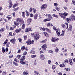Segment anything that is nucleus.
<instances>
[{"instance_id": "7ed1b4c3", "label": "nucleus", "mask_w": 75, "mask_h": 75, "mask_svg": "<svg viewBox=\"0 0 75 75\" xmlns=\"http://www.w3.org/2000/svg\"><path fill=\"white\" fill-rule=\"evenodd\" d=\"M47 44H45L42 46V48L43 51H45L46 50V48L47 47Z\"/></svg>"}, {"instance_id": "f8f14e48", "label": "nucleus", "mask_w": 75, "mask_h": 75, "mask_svg": "<svg viewBox=\"0 0 75 75\" xmlns=\"http://www.w3.org/2000/svg\"><path fill=\"white\" fill-rule=\"evenodd\" d=\"M32 19L31 18H29L27 20V23H28L27 24L29 25L30 23L31 22Z\"/></svg>"}, {"instance_id": "052dcab7", "label": "nucleus", "mask_w": 75, "mask_h": 75, "mask_svg": "<svg viewBox=\"0 0 75 75\" xmlns=\"http://www.w3.org/2000/svg\"><path fill=\"white\" fill-rule=\"evenodd\" d=\"M58 4H57V3H54V6H56V7H57V6H58Z\"/></svg>"}, {"instance_id": "bf43d9fd", "label": "nucleus", "mask_w": 75, "mask_h": 75, "mask_svg": "<svg viewBox=\"0 0 75 75\" xmlns=\"http://www.w3.org/2000/svg\"><path fill=\"white\" fill-rule=\"evenodd\" d=\"M14 61L16 62H18V60L16 59H14Z\"/></svg>"}, {"instance_id": "c85d7f7f", "label": "nucleus", "mask_w": 75, "mask_h": 75, "mask_svg": "<svg viewBox=\"0 0 75 75\" xmlns=\"http://www.w3.org/2000/svg\"><path fill=\"white\" fill-rule=\"evenodd\" d=\"M51 20V19H50L49 20L48 19H44L43 20V21L44 22H46V21H50Z\"/></svg>"}, {"instance_id": "72a5a7b5", "label": "nucleus", "mask_w": 75, "mask_h": 75, "mask_svg": "<svg viewBox=\"0 0 75 75\" xmlns=\"http://www.w3.org/2000/svg\"><path fill=\"white\" fill-rule=\"evenodd\" d=\"M48 17L49 18H51V19H52V16H51V15L50 14H48Z\"/></svg>"}, {"instance_id": "c9c22d12", "label": "nucleus", "mask_w": 75, "mask_h": 75, "mask_svg": "<svg viewBox=\"0 0 75 75\" xmlns=\"http://www.w3.org/2000/svg\"><path fill=\"white\" fill-rule=\"evenodd\" d=\"M7 74V72H6L5 71H4L2 73V75H6Z\"/></svg>"}, {"instance_id": "de8ad7c7", "label": "nucleus", "mask_w": 75, "mask_h": 75, "mask_svg": "<svg viewBox=\"0 0 75 75\" xmlns=\"http://www.w3.org/2000/svg\"><path fill=\"white\" fill-rule=\"evenodd\" d=\"M34 44V40H32V41H30V44Z\"/></svg>"}, {"instance_id": "864d4df0", "label": "nucleus", "mask_w": 75, "mask_h": 75, "mask_svg": "<svg viewBox=\"0 0 75 75\" xmlns=\"http://www.w3.org/2000/svg\"><path fill=\"white\" fill-rule=\"evenodd\" d=\"M4 31V28H1L0 30L1 31Z\"/></svg>"}, {"instance_id": "6ab92c4d", "label": "nucleus", "mask_w": 75, "mask_h": 75, "mask_svg": "<svg viewBox=\"0 0 75 75\" xmlns=\"http://www.w3.org/2000/svg\"><path fill=\"white\" fill-rule=\"evenodd\" d=\"M47 41V39H45V40H44L41 41L40 42L41 43H42V44H44V43H45Z\"/></svg>"}, {"instance_id": "680f3d73", "label": "nucleus", "mask_w": 75, "mask_h": 75, "mask_svg": "<svg viewBox=\"0 0 75 75\" xmlns=\"http://www.w3.org/2000/svg\"><path fill=\"white\" fill-rule=\"evenodd\" d=\"M55 51L56 52H58V48L56 47L55 50Z\"/></svg>"}, {"instance_id": "e2e57ef3", "label": "nucleus", "mask_w": 75, "mask_h": 75, "mask_svg": "<svg viewBox=\"0 0 75 75\" xmlns=\"http://www.w3.org/2000/svg\"><path fill=\"white\" fill-rule=\"evenodd\" d=\"M9 3L10 4H12V3H11V0H9Z\"/></svg>"}, {"instance_id": "58836bf2", "label": "nucleus", "mask_w": 75, "mask_h": 75, "mask_svg": "<svg viewBox=\"0 0 75 75\" xmlns=\"http://www.w3.org/2000/svg\"><path fill=\"white\" fill-rule=\"evenodd\" d=\"M27 35L24 36L23 38H24V40H27Z\"/></svg>"}, {"instance_id": "b1692460", "label": "nucleus", "mask_w": 75, "mask_h": 75, "mask_svg": "<svg viewBox=\"0 0 75 75\" xmlns=\"http://www.w3.org/2000/svg\"><path fill=\"white\" fill-rule=\"evenodd\" d=\"M55 8H56V10L59 11V10H60V8L59 7H58L57 6H56L55 7Z\"/></svg>"}, {"instance_id": "c756f323", "label": "nucleus", "mask_w": 75, "mask_h": 75, "mask_svg": "<svg viewBox=\"0 0 75 75\" xmlns=\"http://www.w3.org/2000/svg\"><path fill=\"white\" fill-rule=\"evenodd\" d=\"M40 30H42V31H45V28H42L41 27H40Z\"/></svg>"}, {"instance_id": "aec40b11", "label": "nucleus", "mask_w": 75, "mask_h": 75, "mask_svg": "<svg viewBox=\"0 0 75 75\" xmlns=\"http://www.w3.org/2000/svg\"><path fill=\"white\" fill-rule=\"evenodd\" d=\"M59 66H60L61 68H62L63 67H64L65 66V65L64 64H61L59 65Z\"/></svg>"}, {"instance_id": "c03bdc74", "label": "nucleus", "mask_w": 75, "mask_h": 75, "mask_svg": "<svg viewBox=\"0 0 75 75\" xmlns=\"http://www.w3.org/2000/svg\"><path fill=\"white\" fill-rule=\"evenodd\" d=\"M33 13H35L37 12V10H36L35 9L33 8Z\"/></svg>"}, {"instance_id": "2f4dec72", "label": "nucleus", "mask_w": 75, "mask_h": 75, "mask_svg": "<svg viewBox=\"0 0 75 75\" xmlns=\"http://www.w3.org/2000/svg\"><path fill=\"white\" fill-rule=\"evenodd\" d=\"M53 30H54V31H58V30L57 29V28H56L55 26H53Z\"/></svg>"}, {"instance_id": "20e7f679", "label": "nucleus", "mask_w": 75, "mask_h": 75, "mask_svg": "<svg viewBox=\"0 0 75 75\" xmlns=\"http://www.w3.org/2000/svg\"><path fill=\"white\" fill-rule=\"evenodd\" d=\"M16 20L17 21H19L21 23V24H23L24 23V21L23 20L21 19L20 18H17L16 19Z\"/></svg>"}, {"instance_id": "473e14b6", "label": "nucleus", "mask_w": 75, "mask_h": 75, "mask_svg": "<svg viewBox=\"0 0 75 75\" xmlns=\"http://www.w3.org/2000/svg\"><path fill=\"white\" fill-rule=\"evenodd\" d=\"M2 50L3 53H4V52H5V50H4V47L2 48Z\"/></svg>"}, {"instance_id": "a878e982", "label": "nucleus", "mask_w": 75, "mask_h": 75, "mask_svg": "<svg viewBox=\"0 0 75 75\" xmlns=\"http://www.w3.org/2000/svg\"><path fill=\"white\" fill-rule=\"evenodd\" d=\"M52 16L53 17H55L56 18H58V16L55 14H53Z\"/></svg>"}, {"instance_id": "13d9d810", "label": "nucleus", "mask_w": 75, "mask_h": 75, "mask_svg": "<svg viewBox=\"0 0 75 75\" xmlns=\"http://www.w3.org/2000/svg\"><path fill=\"white\" fill-rule=\"evenodd\" d=\"M52 68L53 69H55V66L54 65L52 66Z\"/></svg>"}, {"instance_id": "f3484780", "label": "nucleus", "mask_w": 75, "mask_h": 75, "mask_svg": "<svg viewBox=\"0 0 75 75\" xmlns=\"http://www.w3.org/2000/svg\"><path fill=\"white\" fill-rule=\"evenodd\" d=\"M56 33H57V34L58 37H60L61 35V34H60V32H59V30H58V31H57L56 32Z\"/></svg>"}, {"instance_id": "8fccbe9b", "label": "nucleus", "mask_w": 75, "mask_h": 75, "mask_svg": "<svg viewBox=\"0 0 75 75\" xmlns=\"http://www.w3.org/2000/svg\"><path fill=\"white\" fill-rule=\"evenodd\" d=\"M66 20H67V21H71V19L69 18H67Z\"/></svg>"}, {"instance_id": "a19ab883", "label": "nucleus", "mask_w": 75, "mask_h": 75, "mask_svg": "<svg viewBox=\"0 0 75 75\" xmlns=\"http://www.w3.org/2000/svg\"><path fill=\"white\" fill-rule=\"evenodd\" d=\"M17 4H16L13 5V8L16 7H17Z\"/></svg>"}, {"instance_id": "9b49d317", "label": "nucleus", "mask_w": 75, "mask_h": 75, "mask_svg": "<svg viewBox=\"0 0 75 75\" xmlns=\"http://www.w3.org/2000/svg\"><path fill=\"white\" fill-rule=\"evenodd\" d=\"M15 31L16 33H20L21 32V28L17 29L15 30Z\"/></svg>"}, {"instance_id": "423d86ee", "label": "nucleus", "mask_w": 75, "mask_h": 75, "mask_svg": "<svg viewBox=\"0 0 75 75\" xmlns=\"http://www.w3.org/2000/svg\"><path fill=\"white\" fill-rule=\"evenodd\" d=\"M59 40V39L58 38H56L55 37H53L52 38V42H55Z\"/></svg>"}, {"instance_id": "4468645a", "label": "nucleus", "mask_w": 75, "mask_h": 75, "mask_svg": "<svg viewBox=\"0 0 75 75\" xmlns=\"http://www.w3.org/2000/svg\"><path fill=\"white\" fill-rule=\"evenodd\" d=\"M26 43L27 45H30L31 44V40L30 39H29L26 41Z\"/></svg>"}, {"instance_id": "4d7b16f0", "label": "nucleus", "mask_w": 75, "mask_h": 75, "mask_svg": "<svg viewBox=\"0 0 75 75\" xmlns=\"http://www.w3.org/2000/svg\"><path fill=\"white\" fill-rule=\"evenodd\" d=\"M49 53H50L51 54H52V52H53V51L52 50H50L49 51Z\"/></svg>"}, {"instance_id": "338daca9", "label": "nucleus", "mask_w": 75, "mask_h": 75, "mask_svg": "<svg viewBox=\"0 0 75 75\" xmlns=\"http://www.w3.org/2000/svg\"><path fill=\"white\" fill-rule=\"evenodd\" d=\"M64 8L66 10H68V9L67 8V7L66 6H64Z\"/></svg>"}, {"instance_id": "7c9ffc66", "label": "nucleus", "mask_w": 75, "mask_h": 75, "mask_svg": "<svg viewBox=\"0 0 75 75\" xmlns=\"http://www.w3.org/2000/svg\"><path fill=\"white\" fill-rule=\"evenodd\" d=\"M13 65H14L15 66H18V64L17 63H16L14 62H13Z\"/></svg>"}, {"instance_id": "69168bd1", "label": "nucleus", "mask_w": 75, "mask_h": 75, "mask_svg": "<svg viewBox=\"0 0 75 75\" xmlns=\"http://www.w3.org/2000/svg\"><path fill=\"white\" fill-rule=\"evenodd\" d=\"M30 17H33L34 16V15H33V14L32 13H31L30 14Z\"/></svg>"}, {"instance_id": "6e6d98bb", "label": "nucleus", "mask_w": 75, "mask_h": 75, "mask_svg": "<svg viewBox=\"0 0 75 75\" xmlns=\"http://www.w3.org/2000/svg\"><path fill=\"white\" fill-rule=\"evenodd\" d=\"M6 18L8 19V20H11V17H8V16H7Z\"/></svg>"}, {"instance_id": "dca6fc26", "label": "nucleus", "mask_w": 75, "mask_h": 75, "mask_svg": "<svg viewBox=\"0 0 75 75\" xmlns=\"http://www.w3.org/2000/svg\"><path fill=\"white\" fill-rule=\"evenodd\" d=\"M23 75H28V71L26 70L25 71L23 72Z\"/></svg>"}, {"instance_id": "ddd939ff", "label": "nucleus", "mask_w": 75, "mask_h": 75, "mask_svg": "<svg viewBox=\"0 0 75 75\" xmlns=\"http://www.w3.org/2000/svg\"><path fill=\"white\" fill-rule=\"evenodd\" d=\"M31 30V28H27L25 29V32H28V31H32V30Z\"/></svg>"}, {"instance_id": "49530a36", "label": "nucleus", "mask_w": 75, "mask_h": 75, "mask_svg": "<svg viewBox=\"0 0 75 75\" xmlns=\"http://www.w3.org/2000/svg\"><path fill=\"white\" fill-rule=\"evenodd\" d=\"M64 70L65 71H70V69L68 68H65L64 69Z\"/></svg>"}, {"instance_id": "4be33fe9", "label": "nucleus", "mask_w": 75, "mask_h": 75, "mask_svg": "<svg viewBox=\"0 0 75 75\" xmlns=\"http://www.w3.org/2000/svg\"><path fill=\"white\" fill-rule=\"evenodd\" d=\"M38 16V14L36 13L35 14V15L34 16V19L35 20H36L37 18V16Z\"/></svg>"}, {"instance_id": "e433bc0d", "label": "nucleus", "mask_w": 75, "mask_h": 75, "mask_svg": "<svg viewBox=\"0 0 75 75\" xmlns=\"http://www.w3.org/2000/svg\"><path fill=\"white\" fill-rule=\"evenodd\" d=\"M25 28V24L23 23L22 25V29H24Z\"/></svg>"}, {"instance_id": "f257e3e1", "label": "nucleus", "mask_w": 75, "mask_h": 75, "mask_svg": "<svg viewBox=\"0 0 75 75\" xmlns=\"http://www.w3.org/2000/svg\"><path fill=\"white\" fill-rule=\"evenodd\" d=\"M31 35L32 37H34L35 40L37 41L38 40V33L37 32L31 34Z\"/></svg>"}, {"instance_id": "a211bd4d", "label": "nucleus", "mask_w": 75, "mask_h": 75, "mask_svg": "<svg viewBox=\"0 0 75 75\" xmlns=\"http://www.w3.org/2000/svg\"><path fill=\"white\" fill-rule=\"evenodd\" d=\"M72 59H69V62L70 65H72V64H73V63L72 62Z\"/></svg>"}, {"instance_id": "0eeeda50", "label": "nucleus", "mask_w": 75, "mask_h": 75, "mask_svg": "<svg viewBox=\"0 0 75 75\" xmlns=\"http://www.w3.org/2000/svg\"><path fill=\"white\" fill-rule=\"evenodd\" d=\"M20 64H22L23 65H28V61L23 62L22 61H20Z\"/></svg>"}, {"instance_id": "5fc2aeb1", "label": "nucleus", "mask_w": 75, "mask_h": 75, "mask_svg": "<svg viewBox=\"0 0 75 75\" xmlns=\"http://www.w3.org/2000/svg\"><path fill=\"white\" fill-rule=\"evenodd\" d=\"M12 6H13V4H10V5L9 6V8H10Z\"/></svg>"}, {"instance_id": "774afa93", "label": "nucleus", "mask_w": 75, "mask_h": 75, "mask_svg": "<svg viewBox=\"0 0 75 75\" xmlns=\"http://www.w3.org/2000/svg\"><path fill=\"white\" fill-rule=\"evenodd\" d=\"M65 62H67V63H68V60L67 59H65L64 60Z\"/></svg>"}, {"instance_id": "6e6552de", "label": "nucleus", "mask_w": 75, "mask_h": 75, "mask_svg": "<svg viewBox=\"0 0 75 75\" xmlns=\"http://www.w3.org/2000/svg\"><path fill=\"white\" fill-rule=\"evenodd\" d=\"M10 42L12 43V44H15V42H16V39L15 38H13L11 39L10 41Z\"/></svg>"}, {"instance_id": "2eb2a0df", "label": "nucleus", "mask_w": 75, "mask_h": 75, "mask_svg": "<svg viewBox=\"0 0 75 75\" xmlns=\"http://www.w3.org/2000/svg\"><path fill=\"white\" fill-rule=\"evenodd\" d=\"M40 58L42 60H44L45 59V57H44V56L43 54H41L40 56Z\"/></svg>"}, {"instance_id": "603ef678", "label": "nucleus", "mask_w": 75, "mask_h": 75, "mask_svg": "<svg viewBox=\"0 0 75 75\" xmlns=\"http://www.w3.org/2000/svg\"><path fill=\"white\" fill-rule=\"evenodd\" d=\"M25 12L26 13L27 16H28L30 13H28L27 11H26Z\"/></svg>"}, {"instance_id": "1a4fd4ad", "label": "nucleus", "mask_w": 75, "mask_h": 75, "mask_svg": "<svg viewBox=\"0 0 75 75\" xmlns=\"http://www.w3.org/2000/svg\"><path fill=\"white\" fill-rule=\"evenodd\" d=\"M69 31H72V26L71 25H69V28L67 30V31L68 32Z\"/></svg>"}, {"instance_id": "4c0bfd02", "label": "nucleus", "mask_w": 75, "mask_h": 75, "mask_svg": "<svg viewBox=\"0 0 75 75\" xmlns=\"http://www.w3.org/2000/svg\"><path fill=\"white\" fill-rule=\"evenodd\" d=\"M61 26H62L63 28H65V25L64 24H62L61 25Z\"/></svg>"}, {"instance_id": "bb28decb", "label": "nucleus", "mask_w": 75, "mask_h": 75, "mask_svg": "<svg viewBox=\"0 0 75 75\" xmlns=\"http://www.w3.org/2000/svg\"><path fill=\"white\" fill-rule=\"evenodd\" d=\"M22 16L24 18L25 17V12H23L22 13Z\"/></svg>"}, {"instance_id": "a18cd8bd", "label": "nucleus", "mask_w": 75, "mask_h": 75, "mask_svg": "<svg viewBox=\"0 0 75 75\" xmlns=\"http://www.w3.org/2000/svg\"><path fill=\"white\" fill-rule=\"evenodd\" d=\"M21 57V56L20 55H18L17 56V58H18V59H20V58Z\"/></svg>"}, {"instance_id": "412c9836", "label": "nucleus", "mask_w": 75, "mask_h": 75, "mask_svg": "<svg viewBox=\"0 0 75 75\" xmlns=\"http://www.w3.org/2000/svg\"><path fill=\"white\" fill-rule=\"evenodd\" d=\"M44 35L46 36L47 37H49V36L48 35V33L45 32H44Z\"/></svg>"}, {"instance_id": "39448f33", "label": "nucleus", "mask_w": 75, "mask_h": 75, "mask_svg": "<svg viewBox=\"0 0 75 75\" xmlns=\"http://www.w3.org/2000/svg\"><path fill=\"white\" fill-rule=\"evenodd\" d=\"M47 8V4H43L41 7V10H45Z\"/></svg>"}, {"instance_id": "cd10ccee", "label": "nucleus", "mask_w": 75, "mask_h": 75, "mask_svg": "<svg viewBox=\"0 0 75 75\" xmlns=\"http://www.w3.org/2000/svg\"><path fill=\"white\" fill-rule=\"evenodd\" d=\"M31 54H35V52L34 50H32L30 52Z\"/></svg>"}, {"instance_id": "79ce46f5", "label": "nucleus", "mask_w": 75, "mask_h": 75, "mask_svg": "<svg viewBox=\"0 0 75 75\" xmlns=\"http://www.w3.org/2000/svg\"><path fill=\"white\" fill-rule=\"evenodd\" d=\"M36 57V55H32L31 56V57L32 58H35V57Z\"/></svg>"}, {"instance_id": "ea45409f", "label": "nucleus", "mask_w": 75, "mask_h": 75, "mask_svg": "<svg viewBox=\"0 0 75 75\" xmlns=\"http://www.w3.org/2000/svg\"><path fill=\"white\" fill-rule=\"evenodd\" d=\"M25 47L24 46H23L21 48V50H22V51L24 50H25Z\"/></svg>"}, {"instance_id": "3c124183", "label": "nucleus", "mask_w": 75, "mask_h": 75, "mask_svg": "<svg viewBox=\"0 0 75 75\" xmlns=\"http://www.w3.org/2000/svg\"><path fill=\"white\" fill-rule=\"evenodd\" d=\"M27 53L26 52V51H25L23 53V55H25L26 54H27Z\"/></svg>"}, {"instance_id": "09e8293b", "label": "nucleus", "mask_w": 75, "mask_h": 75, "mask_svg": "<svg viewBox=\"0 0 75 75\" xmlns=\"http://www.w3.org/2000/svg\"><path fill=\"white\" fill-rule=\"evenodd\" d=\"M18 40H19V42H21L22 41V39L21 38H18Z\"/></svg>"}, {"instance_id": "0e129e2a", "label": "nucleus", "mask_w": 75, "mask_h": 75, "mask_svg": "<svg viewBox=\"0 0 75 75\" xmlns=\"http://www.w3.org/2000/svg\"><path fill=\"white\" fill-rule=\"evenodd\" d=\"M65 24L67 25V28H66V29H68V24L67 23H66Z\"/></svg>"}, {"instance_id": "f704fd0d", "label": "nucleus", "mask_w": 75, "mask_h": 75, "mask_svg": "<svg viewBox=\"0 0 75 75\" xmlns=\"http://www.w3.org/2000/svg\"><path fill=\"white\" fill-rule=\"evenodd\" d=\"M14 24L15 25H18L19 24V23H17V21H14Z\"/></svg>"}, {"instance_id": "f03ea898", "label": "nucleus", "mask_w": 75, "mask_h": 75, "mask_svg": "<svg viewBox=\"0 0 75 75\" xmlns=\"http://www.w3.org/2000/svg\"><path fill=\"white\" fill-rule=\"evenodd\" d=\"M68 15V13H59V15L62 18L65 19V16H67Z\"/></svg>"}, {"instance_id": "5701e85b", "label": "nucleus", "mask_w": 75, "mask_h": 75, "mask_svg": "<svg viewBox=\"0 0 75 75\" xmlns=\"http://www.w3.org/2000/svg\"><path fill=\"white\" fill-rule=\"evenodd\" d=\"M25 56H23L21 58V61H24L25 59Z\"/></svg>"}, {"instance_id": "37998d69", "label": "nucleus", "mask_w": 75, "mask_h": 75, "mask_svg": "<svg viewBox=\"0 0 75 75\" xmlns=\"http://www.w3.org/2000/svg\"><path fill=\"white\" fill-rule=\"evenodd\" d=\"M51 26V23H48L47 27H50Z\"/></svg>"}, {"instance_id": "9d476101", "label": "nucleus", "mask_w": 75, "mask_h": 75, "mask_svg": "<svg viewBox=\"0 0 75 75\" xmlns=\"http://www.w3.org/2000/svg\"><path fill=\"white\" fill-rule=\"evenodd\" d=\"M70 18L71 19H72V20H74L75 21V16L73 14H71L70 16Z\"/></svg>"}, {"instance_id": "393cba45", "label": "nucleus", "mask_w": 75, "mask_h": 75, "mask_svg": "<svg viewBox=\"0 0 75 75\" xmlns=\"http://www.w3.org/2000/svg\"><path fill=\"white\" fill-rule=\"evenodd\" d=\"M45 30L46 31H47L48 32V33H51V30H50L47 28H46Z\"/></svg>"}]
</instances>
